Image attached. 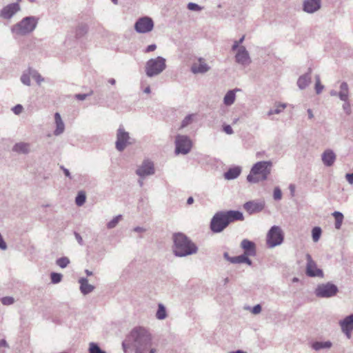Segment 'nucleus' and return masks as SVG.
Masks as SVG:
<instances>
[{
    "label": "nucleus",
    "mask_w": 353,
    "mask_h": 353,
    "mask_svg": "<svg viewBox=\"0 0 353 353\" xmlns=\"http://www.w3.org/2000/svg\"><path fill=\"white\" fill-rule=\"evenodd\" d=\"M21 10L18 3H12L4 6L0 10V17L6 20L11 19Z\"/></svg>",
    "instance_id": "obj_13"
},
{
    "label": "nucleus",
    "mask_w": 353,
    "mask_h": 353,
    "mask_svg": "<svg viewBox=\"0 0 353 353\" xmlns=\"http://www.w3.org/2000/svg\"><path fill=\"white\" fill-rule=\"evenodd\" d=\"M344 101V103L343 104V110L345 112V113L347 114V115H350L352 112V110H351V106H350V103L347 100L346 101Z\"/></svg>",
    "instance_id": "obj_44"
},
{
    "label": "nucleus",
    "mask_w": 353,
    "mask_h": 353,
    "mask_svg": "<svg viewBox=\"0 0 353 353\" xmlns=\"http://www.w3.org/2000/svg\"><path fill=\"white\" fill-rule=\"evenodd\" d=\"M280 112H281V110H280V109H279V108H276V109H274V110H270L268 112V115H272V114H279Z\"/></svg>",
    "instance_id": "obj_60"
},
{
    "label": "nucleus",
    "mask_w": 353,
    "mask_h": 353,
    "mask_svg": "<svg viewBox=\"0 0 353 353\" xmlns=\"http://www.w3.org/2000/svg\"><path fill=\"white\" fill-rule=\"evenodd\" d=\"M12 151L19 154H28L30 152V144L24 142L17 143L14 145Z\"/></svg>",
    "instance_id": "obj_25"
},
{
    "label": "nucleus",
    "mask_w": 353,
    "mask_h": 353,
    "mask_svg": "<svg viewBox=\"0 0 353 353\" xmlns=\"http://www.w3.org/2000/svg\"><path fill=\"white\" fill-rule=\"evenodd\" d=\"M93 94V91L90 90V92L86 94H77L74 97L80 101L85 100L88 97L91 96Z\"/></svg>",
    "instance_id": "obj_46"
},
{
    "label": "nucleus",
    "mask_w": 353,
    "mask_h": 353,
    "mask_svg": "<svg viewBox=\"0 0 353 353\" xmlns=\"http://www.w3.org/2000/svg\"><path fill=\"white\" fill-rule=\"evenodd\" d=\"M210 70V67L205 62V59L199 57L196 62H194L191 66V72L193 74H205Z\"/></svg>",
    "instance_id": "obj_16"
},
{
    "label": "nucleus",
    "mask_w": 353,
    "mask_h": 353,
    "mask_svg": "<svg viewBox=\"0 0 353 353\" xmlns=\"http://www.w3.org/2000/svg\"><path fill=\"white\" fill-rule=\"evenodd\" d=\"M241 248L244 250V254L250 256H254L256 254V245L253 241L248 239H243L241 242Z\"/></svg>",
    "instance_id": "obj_19"
},
{
    "label": "nucleus",
    "mask_w": 353,
    "mask_h": 353,
    "mask_svg": "<svg viewBox=\"0 0 353 353\" xmlns=\"http://www.w3.org/2000/svg\"><path fill=\"white\" fill-rule=\"evenodd\" d=\"M23 110V106L20 104L16 105L13 108L12 111L15 114H19L22 112Z\"/></svg>",
    "instance_id": "obj_50"
},
{
    "label": "nucleus",
    "mask_w": 353,
    "mask_h": 353,
    "mask_svg": "<svg viewBox=\"0 0 353 353\" xmlns=\"http://www.w3.org/2000/svg\"><path fill=\"white\" fill-rule=\"evenodd\" d=\"M238 260H239L238 256H231L229 262H230L231 263H233V264H236V263H239Z\"/></svg>",
    "instance_id": "obj_59"
},
{
    "label": "nucleus",
    "mask_w": 353,
    "mask_h": 353,
    "mask_svg": "<svg viewBox=\"0 0 353 353\" xmlns=\"http://www.w3.org/2000/svg\"><path fill=\"white\" fill-rule=\"evenodd\" d=\"M154 27L152 19L148 17L139 19L135 24L134 29L139 33H147L150 32Z\"/></svg>",
    "instance_id": "obj_12"
},
{
    "label": "nucleus",
    "mask_w": 353,
    "mask_h": 353,
    "mask_svg": "<svg viewBox=\"0 0 353 353\" xmlns=\"http://www.w3.org/2000/svg\"><path fill=\"white\" fill-rule=\"evenodd\" d=\"M340 92H339V97L341 101H346L349 98V88L346 82L341 83L340 85Z\"/></svg>",
    "instance_id": "obj_28"
},
{
    "label": "nucleus",
    "mask_w": 353,
    "mask_h": 353,
    "mask_svg": "<svg viewBox=\"0 0 353 353\" xmlns=\"http://www.w3.org/2000/svg\"><path fill=\"white\" fill-rule=\"evenodd\" d=\"M315 90L317 94H319L323 91L324 86L321 83L320 77L319 74L315 76Z\"/></svg>",
    "instance_id": "obj_40"
},
{
    "label": "nucleus",
    "mask_w": 353,
    "mask_h": 353,
    "mask_svg": "<svg viewBox=\"0 0 353 353\" xmlns=\"http://www.w3.org/2000/svg\"><path fill=\"white\" fill-rule=\"evenodd\" d=\"M88 26L85 24H80L79 25L75 30V37L77 38H81L83 37L88 32Z\"/></svg>",
    "instance_id": "obj_31"
},
{
    "label": "nucleus",
    "mask_w": 353,
    "mask_h": 353,
    "mask_svg": "<svg viewBox=\"0 0 353 353\" xmlns=\"http://www.w3.org/2000/svg\"><path fill=\"white\" fill-rule=\"evenodd\" d=\"M345 178L347 181L349 182V183L353 184V173L346 174Z\"/></svg>",
    "instance_id": "obj_57"
},
{
    "label": "nucleus",
    "mask_w": 353,
    "mask_h": 353,
    "mask_svg": "<svg viewBox=\"0 0 353 353\" xmlns=\"http://www.w3.org/2000/svg\"><path fill=\"white\" fill-rule=\"evenodd\" d=\"M339 325L341 329H348L353 330V314L345 316L339 321Z\"/></svg>",
    "instance_id": "obj_27"
},
{
    "label": "nucleus",
    "mask_w": 353,
    "mask_h": 353,
    "mask_svg": "<svg viewBox=\"0 0 353 353\" xmlns=\"http://www.w3.org/2000/svg\"><path fill=\"white\" fill-rule=\"evenodd\" d=\"M307 261L305 267V274L309 277L323 278L324 274L321 269L317 267L316 263L312 259V256L307 253L305 254Z\"/></svg>",
    "instance_id": "obj_10"
},
{
    "label": "nucleus",
    "mask_w": 353,
    "mask_h": 353,
    "mask_svg": "<svg viewBox=\"0 0 353 353\" xmlns=\"http://www.w3.org/2000/svg\"><path fill=\"white\" fill-rule=\"evenodd\" d=\"M241 172V168L239 166L230 168L224 173V177L228 180H232L236 179L240 175Z\"/></svg>",
    "instance_id": "obj_26"
},
{
    "label": "nucleus",
    "mask_w": 353,
    "mask_h": 353,
    "mask_svg": "<svg viewBox=\"0 0 353 353\" xmlns=\"http://www.w3.org/2000/svg\"><path fill=\"white\" fill-rule=\"evenodd\" d=\"M336 159V156L331 149L325 150L321 154V160L327 167L332 166L334 163Z\"/></svg>",
    "instance_id": "obj_18"
},
{
    "label": "nucleus",
    "mask_w": 353,
    "mask_h": 353,
    "mask_svg": "<svg viewBox=\"0 0 353 353\" xmlns=\"http://www.w3.org/2000/svg\"><path fill=\"white\" fill-rule=\"evenodd\" d=\"M156 317L159 320H163L167 317L165 307L162 303H159L158 305V310L156 313Z\"/></svg>",
    "instance_id": "obj_32"
},
{
    "label": "nucleus",
    "mask_w": 353,
    "mask_h": 353,
    "mask_svg": "<svg viewBox=\"0 0 353 353\" xmlns=\"http://www.w3.org/2000/svg\"><path fill=\"white\" fill-rule=\"evenodd\" d=\"M30 68L28 70L27 72H23L21 77V82L26 85H30Z\"/></svg>",
    "instance_id": "obj_39"
},
{
    "label": "nucleus",
    "mask_w": 353,
    "mask_h": 353,
    "mask_svg": "<svg viewBox=\"0 0 353 353\" xmlns=\"http://www.w3.org/2000/svg\"><path fill=\"white\" fill-rule=\"evenodd\" d=\"M79 283L80 284V291L84 295L88 294L94 290V286L89 284L86 278H80Z\"/></svg>",
    "instance_id": "obj_23"
},
{
    "label": "nucleus",
    "mask_w": 353,
    "mask_h": 353,
    "mask_svg": "<svg viewBox=\"0 0 353 353\" xmlns=\"http://www.w3.org/2000/svg\"><path fill=\"white\" fill-rule=\"evenodd\" d=\"M157 49V46L156 44H151V45H149L145 50H144V52L145 53H149L150 52H153L155 50Z\"/></svg>",
    "instance_id": "obj_51"
},
{
    "label": "nucleus",
    "mask_w": 353,
    "mask_h": 353,
    "mask_svg": "<svg viewBox=\"0 0 353 353\" xmlns=\"http://www.w3.org/2000/svg\"><path fill=\"white\" fill-rule=\"evenodd\" d=\"M332 347V343L330 341L319 342L316 341L312 344V348L316 351L321 349H328Z\"/></svg>",
    "instance_id": "obj_30"
},
{
    "label": "nucleus",
    "mask_w": 353,
    "mask_h": 353,
    "mask_svg": "<svg viewBox=\"0 0 353 353\" xmlns=\"http://www.w3.org/2000/svg\"><path fill=\"white\" fill-rule=\"evenodd\" d=\"M86 200V196L84 192L81 191L78 193L75 199V203L78 206H82Z\"/></svg>",
    "instance_id": "obj_35"
},
{
    "label": "nucleus",
    "mask_w": 353,
    "mask_h": 353,
    "mask_svg": "<svg viewBox=\"0 0 353 353\" xmlns=\"http://www.w3.org/2000/svg\"><path fill=\"white\" fill-rule=\"evenodd\" d=\"M151 344L150 334L145 329L139 327L131 331L127 340L123 342L122 346L125 352L128 347L132 346L135 349V353H147Z\"/></svg>",
    "instance_id": "obj_1"
},
{
    "label": "nucleus",
    "mask_w": 353,
    "mask_h": 353,
    "mask_svg": "<svg viewBox=\"0 0 353 353\" xmlns=\"http://www.w3.org/2000/svg\"><path fill=\"white\" fill-rule=\"evenodd\" d=\"M148 352H149L150 353H156L157 349L154 347H152V344H151V345H150V347L148 348Z\"/></svg>",
    "instance_id": "obj_64"
},
{
    "label": "nucleus",
    "mask_w": 353,
    "mask_h": 353,
    "mask_svg": "<svg viewBox=\"0 0 353 353\" xmlns=\"http://www.w3.org/2000/svg\"><path fill=\"white\" fill-rule=\"evenodd\" d=\"M312 69L308 68V72L299 77L297 81V85L301 90L305 89L311 83Z\"/></svg>",
    "instance_id": "obj_21"
},
{
    "label": "nucleus",
    "mask_w": 353,
    "mask_h": 353,
    "mask_svg": "<svg viewBox=\"0 0 353 353\" xmlns=\"http://www.w3.org/2000/svg\"><path fill=\"white\" fill-rule=\"evenodd\" d=\"M243 213L239 210L219 211L212 216L210 228L212 232L220 233L230 223L236 221H243Z\"/></svg>",
    "instance_id": "obj_2"
},
{
    "label": "nucleus",
    "mask_w": 353,
    "mask_h": 353,
    "mask_svg": "<svg viewBox=\"0 0 353 353\" xmlns=\"http://www.w3.org/2000/svg\"><path fill=\"white\" fill-rule=\"evenodd\" d=\"M70 263V259L66 256L61 257L56 261V264L61 268H66Z\"/></svg>",
    "instance_id": "obj_37"
},
{
    "label": "nucleus",
    "mask_w": 353,
    "mask_h": 353,
    "mask_svg": "<svg viewBox=\"0 0 353 353\" xmlns=\"http://www.w3.org/2000/svg\"><path fill=\"white\" fill-rule=\"evenodd\" d=\"M30 74H31V77L37 81L38 85H41V83L44 81V78H43L36 70L30 68Z\"/></svg>",
    "instance_id": "obj_33"
},
{
    "label": "nucleus",
    "mask_w": 353,
    "mask_h": 353,
    "mask_svg": "<svg viewBox=\"0 0 353 353\" xmlns=\"http://www.w3.org/2000/svg\"><path fill=\"white\" fill-rule=\"evenodd\" d=\"M60 168L63 170V173H64L65 176H67V177H68L70 179H72V176H71V174H70V172L69 170L65 168L63 165H61Z\"/></svg>",
    "instance_id": "obj_56"
},
{
    "label": "nucleus",
    "mask_w": 353,
    "mask_h": 353,
    "mask_svg": "<svg viewBox=\"0 0 353 353\" xmlns=\"http://www.w3.org/2000/svg\"><path fill=\"white\" fill-rule=\"evenodd\" d=\"M321 7V0H304L303 3V10L310 14L318 11Z\"/></svg>",
    "instance_id": "obj_17"
},
{
    "label": "nucleus",
    "mask_w": 353,
    "mask_h": 353,
    "mask_svg": "<svg viewBox=\"0 0 353 353\" xmlns=\"http://www.w3.org/2000/svg\"><path fill=\"white\" fill-rule=\"evenodd\" d=\"M145 229L143 228H141V227H136L134 228V232H145Z\"/></svg>",
    "instance_id": "obj_61"
},
{
    "label": "nucleus",
    "mask_w": 353,
    "mask_h": 353,
    "mask_svg": "<svg viewBox=\"0 0 353 353\" xmlns=\"http://www.w3.org/2000/svg\"><path fill=\"white\" fill-rule=\"evenodd\" d=\"M240 91V89L235 88L227 92L223 97V103L227 106L232 105L236 99V92Z\"/></svg>",
    "instance_id": "obj_24"
},
{
    "label": "nucleus",
    "mask_w": 353,
    "mask_h": 353,
    "mask_svg": "<svg viewBox=\"0 0 353 353\" xmlns=\"http://www.w3.org/2000/svg\"><path fill=\"white\" fill-rule=\"evenodd\" d=\"M39 19L34 16L26 17L11 28L12 33L17 35H26L36 28Z\"/></svg>",
    "instance_id": "obj_5"
},
{
    "label": "nucleus",
    "mask_w": 353,
    "mask_h": 353,
    "mask_svg": "<svg viewBox=\"0 0 353 353\" xmlns=\"http://www.w3.org/2000/svg\"><path fill=\"white\" fill-rule=\"evenodd\" d=\"M289 188H290V192H291L292 195L293 196L294 193V191H295V186H294V185L290 184V186H289Z\"/></svg>",
    "instance_id": "obj_63"
},
{
    "label": "nucleus",
    "mask_w": 353,
    "mask_h": 353,
    "mask_svg": "<svg viewBox=\"0 0 353 353\" xmlns=\"http://www.w3.org/2000/svg\"><path fill=\"white\" fill-rule=\"evenodd\" d=\"M321 229L319 227H314L312 230V236L314 242H317L321 235Z\"/></svg>",
    "instance_id": "obj_38"
},
{
    "label": "nucleus",
    "mask_w": 353,
    "mask_h": 353,
    "mask_svg": "<svg viewBox=\"0 0 353 353\" xmlns=\"http://www.w3.org/2000/svg\"><path fill=\"white\" fill-rule=\"evenodd\" d=\"M121 219H122V215L119 214V215L116 216L115 217H114L111 221H110L107 223V228L108 229L114 228L117 225L119 222L121 220Z\"/></svg>",
    "instance_id": "obj_36"
},
{
    "label": "nucleus",
    "mask_w": 353,
    "mask_h": 353,
    "mask_svg": "<svg viewBox=\"0 0 353 353\" xmlns=\"http://www.w3.org/2000/svg\"><path fill=\"white\" fill-rule=\"evenodd\" d=\"M262 307L260 304L254 305L252 309L251 312L254 314H258L261 312Z\"/></svg>",
    "instance_id": "obj_49"
},
{
    "label": "nucleus",
    "mask_w": 353,
    "mask_h": 353,
    "mask_svg": "<svg viewBox=\"0 0 353 353\" xmlns=\"http://www.w3.org/2000/svg\"><path fill=\"white\" fill-rule=\"evenodd\" d=\"M8 246L5 241L3 240L1 234H0V250H6Z\"/></svg>",
    "instance_id": "obj_52"
},
{
    "label": "nucleus",
    "mask_w": 353,
    "mask_h": 353,
    "mask_svg": "<svg viewBox=\"0 0 353 353\" xmlns=\"http://www.w3.org/2000/svg\"><path fill=\"white\" fill-rule=\"evenodd\" d=\"M307 114H308V118L310 119H312L314 118V114H313L312 110L311 109H307Z\"/></svg>",
    "instance_id": "obj_62"
},
{
    "label": "nucleus",
    "mask_w": 353,
    "mask_h": 353,
    "mask_svg": "<svg viewBox=\"0 0 353 353\" xmlns=\"http://www.w3.org/2000/svg\"><path fill=\"white\" fill-rule=\"evenodd\" d=\"M341 330L345 334L347 339L351 338V334L352 330L348 329H341Z\"/></svg>",
    "instance_id": "obj_58"
},
{
    "label": "nucleus",
    "mask_w": 353,
    "mask_h": 353,
    "mask_svg": "<svg viewBox=\"0 0 353 353\" xmlns=\"http://www.w3.org/2000/svg\"><path fill=\"white\" fill-rule=\"evenodd\" d=\"M136 173L141 177L152 175L154 173V164L149 160H145L139 168L137 170Z\"/></svg>",
    "instance_id": "obj_15"
},
{
    "label": "nucleus",
    "mask_w": 353,
    "mask_h": 353,
    "mask_svg": "<svg viewBox=\"0 0 353 353\" xmlns=\"http://www.w3.org/2000/svg\"><path fill=\"white\" fill-rule=\"evenodd\" d=\"M332 216L335 219V228L337 230L341 229L344 219L343 214L341 212L335 211L332 213Z\"/></svg>",
    "instance_id": "obj_29"
},
{
    "label": "nucleus",
    "mask_w": 353,
    "mask_h": 353,
    "mask_svg": "<svg viewBox=\"0 0 353 353\" xmlns=\"http://www.w3.org/2000/svg\"><path fill=\"white\" fill-rule=\"evenodd\" d=\"M339 292L338 287L331 283L319 284L314 290V294L319 298H330L334 296Z\"/></svg>",
    "instance_id": "obj_7"
},
{
    "label": "nucleus",
    "mask_w": 353,
    "mask_h": 353,
    "mask_svg": "<svg viewBox=\"0 0 353 353\" xmlns=\"http://www.w3.org/2000/svg\"><path fill=\"white\" fill-rule=\"evenodd\" d=\"M192 121V114L187 115L181 122V128H185L186 126H188L189 124L191 123Z\"/></svg>",
    "instance_id": "obj_42"
},
{
    "label": "nucleus",
    "mask_w": 353,
    "mask_h": 353,
    "mask_svg": "<svg viewBox=\"0 0 353 353\" xmlns=\"http://www.w3.org/2000/svg\"><path fill=\"white\" fill-rule=\"evenodd\" d=\"M130 139L129 133L125 130L123 125H120L117 132V141L115 143L117 150L119 152L123 151L126 146L130 144Z\"/></svg>",
    "instance_id": "obj_11"
},
{
    "label": "nucleus",
    "mask_w": 353,
    "mask_h": 353,
    "mask_svg": "<svg viewBox=\"0 0 353 353\" xmlns=\"http://www.w3.org/2000/svg\"><path fill=\"white\" fill-rule=\"evenodd\" d=\"M54 121L56 124V129L54 131V134L55 136H59L63 134L65 130V124L59 112H56L54 114Z\"/></svg>",
    "instance_id": "obj_22"
},
{
    "label": "nucleus",
    "mask_w": 353,
    "mask_h": 353,
    "mask_svg": "<svg viewBox=\"0 0 353 353\" xmlns=\"http://www.w3.org/2000/svg\"><path fill=\"white\" fill-rule=\"evenodd\" d=\"M283 241L282 231L279 226L274 225L269 230L267 235V245L269 248H274L280 245Z\"/></svg>",
    "instance_id": "obj_9"
},
{
    "label": "nucleus",
    "mask_w": 353,
    "mask_h": 353,
    "mask_svg": "<svg viewBox=\"0 0 353 353\" xmlns=\"http://www.w3.org/2000/svg\"><path fill=\"white\" fill-rule=\"evenodd\" d=\"M245 39V36H242L239 41H234V43L232 46V50L233 51L238 50V49L240 48V44H241Z\"/></svg>",
    "instance_id": "obj_45"
},
{
    "label": "nucleus",
    "mask_w": 353,
    "mask_h": 353,
    "mask_svg": "<svg viewBox=\"0 0 353 353\" xmlns=\"http://www.w3.org/2000/svg\"><path fill=\"white\" fill-rule=\"evenodd\" d=\"M223 131L228 134H233V130L230 125H225L223 126Z\"/></svg>",
    "instance_id": "obj_54"
},
{
    "label": "nucleus",
    "mask_w": 353,
    "mask_h": 353,
    "mask_svg": "<svg viewBox=\"0 0 353 353\" xmlns=\"http://www.w3.org/2000/svg\"><path fill=\"white\" fill-rule=\"evenodd\" d=\"M235 61L239 64L246 66L252 62L248 51L245 46H240L235 55Z\"/></svg>",
    "instance_id": "obj_14"
},
{
    "label": "nucleus",
    "mask_w": 353,
    "mask_h": 353,
    "mask_svg": "<svg viewBox=\"0 0 353 353\" xmlns=\"http://www.w3.org/2000/svg\"><path fill=\"white\" fill-rule=\"evenodd\" d=\"M74 236L79 245H83V239L79 233L74 232Z\"/></svg>",
    "instance_id": "obj_55"
},
{
    "label": "nucleus",
    "mask_w": 353,
    "mask_h": 353,
    "mask_svg": "<svg viewBox=\"0 0 353 353\" xmlns=\"http://www.w3.org/2000/svg\"><path fill=\"white\" fill-rule=\"evenodd\" d=\"M173 252L175 256L184 257L196 254L198 247L189 238L182 233H177L173 236Z\"/></svg>",
    "instance_id": "obj_3"
},
{
    "label": "nucleus",
    "mask_w": 353,
    "mask_h": 353,
    "mask_svg": "<svg viewBox=\"0 0 353 353\" xmlns=\"http://www.w3.org/2000/svg\"><path fill=\"white\" fill-rule=\"evenodd\" d=\"M248 256H250L248 254H245L244 253L241 255L238 256L239 263H245V259Z\"/></svg>",
    "instance_id": "obj_53"
},
{
    "label": "nucleus",
    "mask_w": 353,
    "mask_h": 353,
    "mask_svg": "<svg viewBox=\"0 0 353 353\" xmlns=\"http://www.w3.org/2000/svg\"><path fill=\"white\" fill-rule=\"evenodd\" d=\"M188 8L190 10H192V11H200L201 10V7L200 6H199L198 4L195 3H189L188 4Z\"/></svg>",
    "instance_id": "obj_47"
},
{
    "label": "nucleus",
    "mask_w": 353,
    "mask_h": 353,
    "mask_svg": "<svg viewBox=\"0 0 353 353\" xmlns=\"http://www.w3.org/2000/svg\"><path fill=\"white\" fill-rule=\"evenodd\" d=\"M282 193L279 188H275L274 190L273 196L275 200H280L281 199Z\"/></svg>",
    "instance_id": "obj_48"
},
{
    "label": "nucleus",
    "mask_w": 353,
    "mask_h": 353,
    "mask_svg": "<svg viewBox=\"0 0 353 353\" xmlns=\"http://www.w3.org/2000/svg\"><path fill=\"white\" fill-rule=\"evenodd\" d=\"M62 274L57 272H52L50 274L51 282L54 284L59 283L61 281Z\"/></svg>",
    "instance_id": "obj_41"
},
{
    "label": "nucleus",
    "mask_w": 353,
    "mask_h": 353,
    "mask_svg": "<svg viewBox=\"0 0 353 353\" xmlns=\"http://www.w3.org/2000/svg\"><path fill=\"white\" fill-rule=\"evenodd\" d=\"M88 352L89 353H106L104 350L101 349L97 343L94 342L89 343Z\"/></svg>",
    "instance_id": "obj_34"
},
{
    "label": "nucleus",
    "mask_w": 353,
    "mask_h": 353,
    "mask_svg": "<svg viewBox=\"0 0 353 353\" xmlns=\"http://www.w3.org/2000/svg\"><path fill=\"white\" fill-rule=\"evenodd\" d=\"M192 146L190 139L186 135L178 134L175 138V153L187 154H188Z\"/></svg>",
    "instance_id": "obj_8"
},
{
    "label": "nucleus",
    "mask_w": 353,
    "mask_h": 353,
    "mask_svg": "<svg viewBox=\"0 0 353 353\" xmlns=\"http://www.w3.org/2000/svg\"><path fill=\"white\" fill-rule=\"evenodd\" d=\"M1 303L4 305H10L14 303V300L11 296H5L1 299Z\"/></svg>",
    "instance_id": "obj_43"
},
{
    "label": "nucleus",
    "mask_w": 353,
    "mask_h": 353,
    "mask_svg": "<svg viewBox=\"0 0 353 353\" xmlns=\"http://www.w3.org/2000/svg\"><path fill=\"white\" fill-rule=\"evenodd\" d=\"M243 208L249 214H253L261 212L264 208V204L263 203L248 201L243 205Z\"/></svg>",
    "instance_id": "obj_20"
},
{
    "label": "nucleus",
    "mask_w": 353,
    "mask_h": 353,
    "mask_svg": "<svg viewBox=\"0 0 353 353\" xmlns=\"http://www.w3.org/2000/svg\"><path fill=\"white\" fill-rule=\"evenodd\" d=\"M271 161H259L252 167L247 180L250 183H256L268 179L272 170Z\"/></svg>",
    "instance_id": "obj_4"
},
{
    "label": "nucleus",
    "mask_w": 353,
    "mask_h": 353,
    "mask_svg": "<svg viewBox=\"0 0 353 353\" xmlns=\"http://www.w3.org/2000/svg\"><path fill=\"white\" fill-rule=\"evenodd\" d=\"M165 68V59L159 56L147 61L145 65V72L147 77H153L159 75Z\"/></svg>",
    "instance_id": "obj_6"
}]
</instances>
